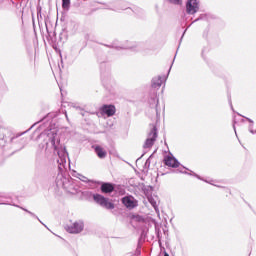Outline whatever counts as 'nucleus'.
Segmentation results:
<instances>
[{"label": "nucleus", "mask_w": 256, "mask_h": 256, "mask_svg": "<svg viewBox=\"0 0 256 256\" xmlns=\"http://www.w3.org/2000/svg\"><path fill=\"white\" fill-rule=\"evenodd\" d=\"M83 229H85V224L81 220L69 221L65 226V230L73 235L81 233Z\"/></svg>", "instance_id": "nucleus-1"}, {"label": "nucleus", "mask_w": 256, "mask_h": 256, "mask_svg": "<svg viewBox=\"0 0 256 256\" xmlns=\"http://www.w3.org/2000/svg\"><path fill=\"white\" fill-rule=\"evenodd\" d=\"M93 200L104 209H115L113 201L101 194H93Z\"/></svg>", "instance_id": "nucleus-2"}, {"label": "nucleus", "mask_w": 256, "mask_h": 256, "mask_svg": "<svg viewBox=\"0 0 256 256\" xmlns=\"http://www.w3.org/2000/svg\"><path fill=\"white\" fill-rule=\"evenodd\" d=\"M155 141H157V126H153L151 132L149 133V138H147L144 148L151 149L153 145H155Z\"/></svg>", "instance_id": "nucleus-3"}, {"label": "nucleus", "mask_w": 256, "mask_h": 256, "mask_svg": "<svg viewBox=\"0 0 256 256\" xmlns=\"http://www.w3.org/2000/svg\"><path fill=\"white\" fill-rule=\"evenodd\" d=\"M199 10V3L197 0H188L186 4V11L189 15H195Z\"/></svg>", "instance_id": "nucleus-4"}, {"label": "nucleus", "mask_w": 256, "mask_h": 256, "mask_svg": "<svg viewBox=\"0 0 256 256\" xmlns=\"http://www.w3.org/2000/svg\"><path fill=\"white\" fill-rule=\"evenodd\" d=\"M163 163L166 165V167H172L173 169H177V167L180 165L179 161L171 155L165 156Z\"/></svg>", "instance_id": "nucleus-5"}, {"label": "nucleus", "mask_w": 256, "mask_h": 256, "mask_svg": "<svg viewBox=\"0 0 256 256\" xmlns=\"http://www.w3.org/2000/svg\"><path fill=\"white\" fill-rule=\"evenodd\" d=\"M101 115H106V117H112L115 115V106L113 105H104L100 108Z\"/></svg>", "instance_id": "nucleus-6"}, {"label": "nucleus", "mask_w": 256, "mask_h": 256, "mask_svg": "<svg viewBox=\"0 0 256 256\" xmlns=\"http://www.w3.org/2000/svg\"><path fill=\"white\" fill-rule=\"evenodd\" d=\"M165 83V77L156 76L152 79V87L153 89H159Z\"/></svg>", "instance_id": "nucleus-7"}, {"label": "nucleus", "mask_w": 256, "mask_h": 256, "mask_svg": "<svg viewBox=\"0 0 256 256\" xmlns=\"http://www.w3.org/2000/svg\"><path fill=\"white\" fill-rule=\"evenodd\" d=\"M95 153L100 159H105L107 157V151L101 146H95Z\"/></svg>", "instance_id": "nucleus-8"}, {"label": "nucleus", "mask_w": 256, "mask_h": 256, "mask_svg": "<svg viewBox=\"0 0 256 256\" xmlns=\"http://www.w3.org/2000/svg\"><path fill=\"white\" fill-rule=\"evenodd\" d=\"M113 189H115V187L113 186V184H109V183H104L101 186V191L102 193H112Z\"/></svg>", "instance_id": "nucleus-9"}, {"label": "nucleus", "mask_w": 256, "mask_h": 256, "mask_svg": "<svg viewBox=\"0 0 256 256\" xmlns=\"http://www.w3.org/2000/svg\"><path fill=\"white\" fill-rule=\"evenodd\" d=\"M139 205V202L133 198V196H129V209H135Z\"/></svg>", "instance_id": "nucleus-10"}, {"label": "nucleus", "mask_w": 256, "mask_h": 256, "mask_svg": "<svg viewBox=\"0 0 256 256\" xmlns=\"http://www.w3.org/2000/svg\"><path fill=\"white\" fill-rule=\"evenodd\" d=\"M130 219H131L132 223H141V222H143V217H141L140 215L133 214V215L130 216Z\"/></svg>", "instance_id": "nucleus-11"}, {"label": "nucleus", "mask_w": 256, "mask_h": 256, "mask_svg": "<svg viewBox=\"0 0 256 256\" xmlns=\"http://www.w3.org/2000/svg\"><path fill=\"white\" fill-rule=\"evenodd\" d=\"M70 5H71V0H62L63 9H69Z\"/></svg>", "instance_id": "nucleus-12"}, {"label": "nucleus", "mask_w": 256, "mask_h": 256, "mask_svg": "<svg viewBox=\"0 0 256 256\" xmlns=\"http://www.w3.org/2000/svg\"><path fill=\"white\" fill-rule=\"evenodd\" d=\"M122 203L125 205V207H129V197H124L122 199Z\"/></svg>", "instance_id": "nucleus-13"}, {"label": "nucleus", "mask_w": 256, "mask_h": 256, "mask_svg": "<svg viewBox=\"0 0 256 256\" xmlns=\"http://www.w3.org/2000/svg\"><path fill=\"white\" fill-rule=\"evenodd\" d=\"M174 5H183V0H169Z\"/></svg>", "instance_id": "nucleus-14"}, {"label": "nucleus", "mask_w": 256, "mask_h": 256, "mask_svg": "<svg viewBox=\"0 0 256 256\" xmlns=\"http://www.w3.org/2000/svg\"><path fill=\"white\" fill-rule=\"evenodd\" d=\"M164 256H169V254L165 253Z\"/></svg>", "instance_id": "nucleus-15"}]
</instances>
